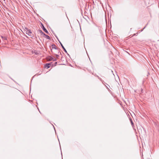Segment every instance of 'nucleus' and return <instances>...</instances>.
I'll list each match as a JSON object with an SVG mask.
<instances>
[{
    "label": "nucleus",
    "mask_w": 159,
    "mask_h": 159,
    "mask_svg": "<svg viewBox=\"0 0 159 159\" xmlns=\"http://www.w3.org/2000/svg\"><path fill=\"white\" fill-rule=\"evenodd\" d=\"M51 52H54V51H57L58 52V53L61 54L59 50L57 48L56 45L54 44H53L51 45Z\"/></svg>",
    "instance_id": "f257e3e1"
},
{
    "label": "nucleus",
    "mask_w": 159,
    "mask_h": 159,
    "mask_svg": "<svg viewBox=\"0 0 159 159\" xmlns=\"http://www.w3.org/2000/svg\"><path fill=\"white\" fill-rule=\"evenodd\" d=\"M32 33V32L31 31V30H28L26 32V34H28L29 36H32L31 38H32L33 37H34L33 36H32L31 35V34Z\"/></svg>",
    "instance_id": "f03ea898"
},
{
    "label": "nucleus",
    "mask_w": 159,
    "mask_h": 159,
    "mask_svg": "<svg viewBox=\"0 0 159 159\" xmlns=\"http://www.w3.org/2000/svg\"><path fill=\"white\" fill-rule=\"evenodd\" d=\"M42 28L43 30L46 33L48 34V31L45 28L43 25L42 24Z\"/></svg>",
    "instance_id": "7ed1b4c3"
},
{
    "label": "nucleus",
    "mask_w": 159,
    "mask_h": 159,
    "mask_svg": "<svg viewBox=\"0 0 159 159\" xmlns=\"http://www.w3.org/2000/svg\"><path fill=\"white\" fill-rule=\"evenodd\" d=\"M59 43H60V44L62 48L63 49L64 51L65 52L67 53L66 50V49L64 47L63 45L61 43L60 41H59Z\"/></svg>",
    "instance_id": "20e7f679"
},
{
    "label": "nucleus",
    "mask_w": 159,
    "mask_h": 159,
    "mask_svg": "<svg viewBox=\"0 0 159 159\" xmlns=\"http://www.w3.org/2000/svg\"><path fill=\"white\" fill-rule=\"evenodd\" d=\"M51 64L50 63H47L45 65V67L48 68L50 67Z\"/></svg>",
    "instance_id": "39448f33"
},
{
    "label": "nucleus",
    "mask_w": 159,
    "mask_h": 159,
    "mask_svg": "<svg viewBox=\"0 0 159 159\" xmlns=\"http://www.w3.org/2000/svg\"><path fill=\"white\" fill-rule=\"evenodd\" d=\"M53 58L52 57H51V56H49L48 58V61H52L53 60Z\"/></svg>",
    "instance_id": "423d86ee"
},
{
    "label": "nucleus",
    "mask_w": 159,
    "mask_h": 159,
    "mask_svg": "<svg viewBox=\"0 0 159 159\" xmlns=\"http://www.w3.org/2000/svg\"><path fill=\"white\" fill-rule=\"evenodd\" d=\"M1 37L4 40H7V38L6 37L1 36Z\"/></svg>",
    "instance_id": "0eeeda50"
},
{
    "label": "nucleus",
    "mask_w": 159,
    "mask_h": 159,
    "mask_svg": "<svg viewBox=\"0 0 159 159\" xmlns=\"http://www.w3.org/2000/svg\"><path fill=\"white\" fill-rule=\"evenodd\" d=\"M46 38H47V39L50 40V39L51 38L50 37L48 36V35H46V36L45 37Z\"/></svg>",
    "instance_id": "6e6552de"
},
{
    "label": "nucleus",
    "mask_w": 159,
    "mask_h": 159,
    "mask_svg": "<svg viewBox=\"0 0 159 159\" xmlns=\"http://www.w3.org/2000/svg\"><path fill=\"white\" fill-rule=\"evenodd\" d=\"M55 52H52V54L54 55H55V54H58L59 53H58V52H57V51H54Z\"/></svg>",
    "instance_id": "1a4fd4ad"
},
{
    "label": "nucleus",
    "mask_w": 159,
    "mask_h": 159,
    "mask_svg": "<svg viewBox=\"0 0 159 159\" xmlns=\"http://www.w3.org/2000/svg\"><path fill=\"white\" fill-rule=\"evenodd\" d=\"M39 32L41 34V35L42 34V33H43L41 30H39Z\"/></svg>",
    "instance_id": "9d476101"
},
{
    "label": "nucleus",
    "mask_w": 159,
    "mask_h": 159,
    "mask_svg": "<svg viewBox=\"0 0 159 159\" xmlns=\"http://www.w3.org/2000/svg\"><path fill=\"white\" fill-rule=\"evenodd\" d=\"M42 35H43V36L45 37L46 36V35H46L45 34H44V33H42Z\"/></svg>",
    "instance_id": "9b49d317"
},
{
    "label": "nucleus",
    "mask_w": 159,
    "mask_h": 159,
    "mask_svg": "<svg viewBox=\"0 0 159 159\" xmlns=\"http://www.w3.org/2000/svg\"><path fill=\"white\" fill-rule=\"evenodd\" d=\"M54 55H55L56 56V57H57V58H58V57H59V55H57V54H55Z\"/></svg>",
    "instance_id": "f8f14e48"
},
{
    "label": "nucleus",
    "mask_w": 159,
    "mask_h": 159,
    "mask_svg": "<svg viewBox=\"0 0 159 159\" xmlns=\"http://www.w3.org/2000/svg\"><path fill=\"white\" fill-rule=\"evenodd\" d=\"M52 60H53V61H56L57 60V59L55 58L54 59L53 58V59Z\"/></svg>",
    "instance_id": "ddd939ff"
},
{
    "label": "nucleus",
    "mask_w": 159,
    "mask_h": 159,
    "mask_svg": "<svg viewBox=\"0 0 159 159\" xmlns=\"http://www.w3.org/2000/svg\"><path fill=\"white\" fill-rule=\"evenodd\" d=\"M57 64V62H56L55 63V66H56Z\"/></svg>",
    "instance_id": "4468645a"
},
{
    "label": "nucleus",
    "mask_w": 159,
    "mask_h": 159,
    "mask_svg": "<svg viewBox=\"0 0 159 159\" xmlns=\"http://www.w3.org/2000/svg\"><path fill=\"white\" fill-rule=\"evenodd\" d=\"M105 85L107 89H109V88H108V87L106 85Z\"/></svg>",
    "instance_id": "2eb2a0df"
},
{
    "label": "nucleus",
    "mask_w": 159,
    "mask_h": 159,
    "mask_svg": "<svg viewBox=\"0 0 159 159\" xmlns=\"http://www.w3.org/2000/svg\"><path fill=\"white\" fill-rule=\"evenodd\" d=\"M131 123L132 124V125L133 124V123L132 121H131Z\"/></svg>",
    "instance_id": "dca6fc26"
},
{
    "label": "nucleus",
    "mask_w": 159,
    "mask_h": 159,
    "mask_svg": "<svg viewBox=\"0 0 159 159\" xmlns=\"http://www.w3.org/2000/svg\"><path fill=\"white\" fill-rule=\"evenodd\" d=\"M103 82H104V81H103V82L102 81V83H103Z\"/></svg>",
    "instance_id": "f3484780"
},
{
    "label": "nucleus",
    "mask_w": 159,
    "mask_h": 159,
    "mask_svg": "<svg viewBox=\"0 0 159 159\" xmlns=\"http://www.w3.org/2000/svg\"><path fill=\"white\" fill-rule=\"evenodd\" d=\"M103 82H104V81H103V82L102 81V83H103Z\"/></svg>",
    "instance_id": "a211bd4d"
},
{
    "label": "nucleus",
    "mask_w": 159,
    "mask_h": 159,
    "mask_svg": "<svg viewBox=\"0 0 159 159\" xmlns=\"http://www.w3.org/2000/svg\"><path fill=\"white\" fill-rule=\"evenodd\" d=\"M103 82H104V81H103V82L102 81V83H103Z\"/></svg>",
    "instance_id": "6ab92c4d"
},
{
    "label": "nucleus",
    "mask_w": 159,
    "mask_h": 159,
    "mask_svg": "<svg viewBox=\"0 0 159 159\" xmlns=\"http://www.w3.org/2000/svg\"><path fill=\"white\" fill-rule=\"evenodd\" d=\"M145 28V27H144L143 29H144Z\"/></svg>",
    "instance_id": "aec40b11"
}]
</instances>
